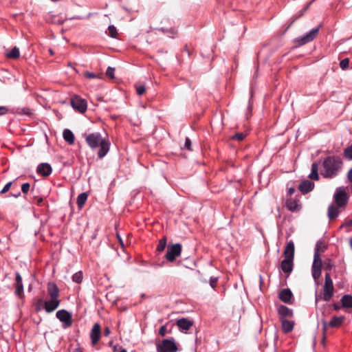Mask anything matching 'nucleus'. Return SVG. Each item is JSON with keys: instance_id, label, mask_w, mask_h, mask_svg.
Listing matches in <instances>:
<instances>
[{"instance_id": "1", "label": "nucleus", "mask_w": 352, "mask_h": 352, "mask_svg": "<svg viewBox=\"0 0 352 352\" xmlns=\"http://www.w3.org/2000/svg\"><path fill=\"white\" fill-rule=\"evenodd\" d=\"M320 173L323 178L333 179L342 171L344 163L339 155H327L320 160Z\"/></svg>"}, {"instance_id": "2", "label": "nucleus", "mask_w": 352, "mask_h": 352, "mask_svg": "<svg viewBox=\"0 0 352 352\" xmlns=\"http://www.w3.org/2000/svg\"><path fill=\"white\" fill-rule=\"evenodd\" d=\"M83 137L88 146L92 150L98 148V158H103L109 153L111 145L110 142L108 138H103L99 132L84 134Z\"/></svg>"}, {"instance_id": "3", "label": "nucleus", "mask_w": 352, "mask_h": 352, "mask_svg": "<svg viewBox=\"0 0 352 352\" xmlns=\"http://www.w3.org/2000/svg\"><path fill=\"white\" fill-rule=\"evenodd\" d=\"M294 251V243L292 241H289L284 250L285 258L280 263V269L285 274H289L293 270Z\"/></svg>"}, {"instance_id": "4", "label": "nucleus", "mask_w": 352, "mask_h": 352, "mask_svg": "<svg viewBox=\"0 0 352 352\" xmlns=\"http://www.w3.org/2000/svg\"><path fill=\"white\" fill-rule=\"evenodd\" d=\"M333 291L334 287L333 280L331 278L329 273L327 272L325 274L323 292L320 296L317 294V292H316V301L318 302L320 299H322L326 302L330 301L332 296H333Z\"/></svg>"}, {"instance_id": "5", "label": "nucleus", "mask_w": 352, "mask_h": 352, "mask_svg": "<svg viewBox=\"0 0 352 352\" xmlns=\"http://www.w3.org/2000/svg\"><path fill=\"white\" fill-rule=\"evenodd\" d=\"M322 244L321 241L316 243L314 255V261L311 267V274L314 279L317 280L321 276L322 260L320 256L319 251L320 245Z\"/></svg>"}, {"instance_id": "6", "label": "nucleus", "mask_w": 352, "mask_h": 352, "mask_svg": "<svg viewBox=\"0 0 352 352\" xmlns=\"http://www.w3.org/2000/svg\"><path fill=\"white\" fill-rule=\"evenodd\" d=\"M56 317L62 322L63 329H67L72 325V314L66 309H60Z\"/></svg>"}, {"instance_id": "7", "label": "nucleus", "mask_w": 352, "mask_h": 352, "mask_svg": "<svg viewBox=\"0 0 352 352\" xmlns=\"http://www.w3.org/2000/svg\"><path fill=\"white\" fill-rule=\"evenodd\" d=\"M156 349L157 352H175L178 349L174 338H171L162 340L157 345Z\"/></svg>"}, {"instance_id": "8", "label": "nucleus", "mask_w": 352, "mask_h": 352, "mask_svg": "<svg viewBox=\"0 0 352 352\" xmlns=\"http://www.w3.org/2000/svg\"><path fill=\"white\" fill-rule=\"evenodd\" d=\"M320 27H321V25H319L316 28L311 30L309 32L306 33L305 35L296 38V42H297L299 45H303L309 42L312 41L318 35Z\"/></svg>"}, {"instance_id": "9", "label": "nucleus", "mask_w": 352, "mask_h": 352, "mask_svg": "<svg viewBox=\"0 0 352 352\" xmlns=\"http://www.w3.org/2000/svg\"><path fill=\"white\" fill-rule=\"evenodd\" d=\"M71 105L80 113H85L87 109V100L76 95L72 98Z\"/></svg>"}, {"instance_id": "10", "label": "nucleus", "mask_w": 352, "mask_h": 352, "mask_svg": "<svg viewBox=\"0 0 352 352\" xmlns=\"http://www.w3.org/2000/svg\"><path fill=\"white\" fill-rule=\"evenodd\" d=\"M182 252V245L179 243H175L173 245L168 247L167 252L165 255V258L169 262H173L175 258L180 256Z\"/></svg>"}, {"instance_id": "11", "label": "nucleus", "mask_w": 352, "mask_h": 352, "mask_svg": "<svg viewBox=\"0 0 352 352\" xmlns=\"http://www.w3.org/2000/svg\"><path fill=\"white\" fill-rule=\"evenodd\" d=\"M334 200L338 207L346 206L348 201V197L345 190L338 188L334 194Z\"/></svg>"}, {"instance_id": "12", "label": "nucleus", "mask_w": 352, "mask_h": 352, "mask_svg": "<svg viewBox=\"0 0 352 352\" xmlns=\"http://www.w3.org/2000/svg\"><path fill=\"white\" fill-rule=\"evenodd\" d=\"M38 303H43L44 309L47 313H52L54 310H56L60 305V299L53 300L50 298L49 300L43 301V300L40 299L38 301Z\"/></svg>"}, {"instance_id": "13", "label": "nucleus", "mask_w": 352, "mask_h": 352, "mask_svg": "<svg viewBox=\"0 0 352 352\" xmlns=\"http://www.w3.org/2000/svg\"><path fill=\"white\" fill-rule=\"evenodd\" d=\"M100 325L98 323H95L90 332V339L93 346L98 344L100 338Z\"/></svg>"}, {"instance_id": "14", "label": "nucleus", "mask_w": 352, "mask_h": 352, "mask_svg": "<svg viewBox=\"0 0 352 352\" xmlns=\"http://www.w3.org/2000/svg\"><path fill=\"white\" fill-rule=\"evenodd\" d=\"M15 295L19 298H22L24 295L23 292V285L22 282V277L19 272H16L15 274Z\"/></svg>"}, {"instance_id": "15", "label": "nucleus", "mask_w": 352, "mask_h": 352, "mask_svg": "<svg viewBox=\"0 0 352 352\" xmlns=\"http://www.w3.org/2000/svg\"><path fill=\"white\" fill-rule=\"evenodd\" d=\"M344 320V316H333L331 320L327 323L326 321H323V330L324 331H326L327 327H330L332 328L339 327L342 324L343 321Z\"/></svg>"}, {"instance_id": "16", "label": "nucleus", "mask_w": 352, "mask_h": 352, "mask_svg": "<svg viewBox=\"0 0 352 352\" xmlns=\"http://www.w3.org/2000/svg\"><path fill=\"white\" fill-rule=\"evenodd\" d=\"M52 166L48 163H41L36 168L37 173L43 177L49 176L52 173Z\"/></svg>"}, {"instance_id": "17", "label": "nucleus", "mask_w": 352, "mask_h": 352, "mask_svg": "<svg viewBox=\"0 0 352 352\" xmlns=\"http://www.w3.org/2000/svg\"><path fill=\"white\" fill-rule=\"evenodd\" d=\"M47 289L50 298L53 300L59 299V289L54 283H48Z\"/></svg>"}, {"instance_id": "18", "label": "nucleus", "mask_w": 352, "mask_h": 352, "mask_svg": "<svg viewBox=\"0 0 352 352\" xmlns=\"http://www.w3.org/2000/svg\"><path fill=\"white\" fill-rule=\"evenodd\" d=\"M193 324L192 321L187 318H181L177 321V325L179 331L186 332Z\"/></svg>"}, {"instance_id": "19", "label": "nucleus", "mask_w": 352, "mask_h": 352, "mask_svg": "<svg viewBox=\"0 0 352 352\" xmlns=\"http://www.w3.org/2000/svg\"><path fill=\"white\" fill-rule=\"evenodd\" d=\"M314 182L307 179L299 184L298 188L302 194H307L314 189Z\"/></svg>"}, {"instance_id": "20", "label": "nucleus", "mask_w": 352, "mask_h": 352, "mask_svg": "<svg viewBox=\"0 0 352 352\" xmlns=\"http://www.w3.org/2000/svg\"><path fill=\"white\" fill-rule=\"evenodd\" d=\"M292 297H293L292 292L288 288L283 289L279 293L280 300L285 303H291Z\"/></svg>"}, {"instance_id": "21", "label": "nucleus", "mask_w": 352, "mask_h": 352, "mask_svg": "<svg viewBox=\"0 0 352 352\" xmlns=\"http://www.w3.org/2000/svg\"><path fill=\"white\" fill-rule=\"evenodd\" d=\"M294 326V322L291 320H288L286 319H283L281 320V327L282 330L285 333H288L291 332Z\"/></svg>"}, {"instance_id": "22", "label": "nucleus", "mask_w": 352, "mask_h": 352, "mask_svg": "<svg viewBox=\"0 0 352 352\" xmlns=\"http://www.w3.org/2000/svg\"><path fill=\"white\" fill-rule=\"evenodd\" d=\"M318 170H319V164L318 162H314L311 164V173L309 175L308 177L310 179H314V180L318 181L319 179Z\"/></svg>"}, {"instance_id": "23", "label": "nucleus", "mask_w": 352, "mask_h": 352, "mask_svg": "<svg viewBox=\"0 0 352 352\" xmlns=\"http://www.w3.org/2000/svg\"><path fill=\"white\" fill-rule=\"evenodd\" d=\"M278 314L282 317H292L293 311L285 305H280L278 309Z\"/></svg>"}, {"instance_id": "24", "label": "nucleus", "mask_w": 352, "mask_h": 352, "mask_svg": "<svg viewBox=\"0 0 352 352\" xmlns=\"http://www.w3.org/2000/svg\"><path fill=\"white\" fill-rule=\"evenodd\" d=\"M63 136L65 141L69 144H73L74 143V135L71 130L67 129H65L63 133Z\"/></svg>"}, {"instance_id": "25", "label": "nucleus", "mask_w": 352, "mask_h": 352, "mask_svg": "<svg viewBox=\"0 0 352 352\" xmlns=\"http://www.w3.org/2000/svg\"><path fill=\"white\" fill-rule=\"evenodd\" d=\"M338 207H336L333 204H331L328 207V217L330 219H333L338 217L339 214Z\"/></svg>"}, {"instance_id": "26", "label": "nucleus", "mask_w": 352, "mask_h": 352, "mask_svg": "<svg viewBox=\"0 0 352 352\" xmlns=\"http://www.w3.org/2000/svg\"><path fill=\"white\" fill-rule=\"evenodd\" d=\"M286 206L287 209L290 211H296L299 209V205L296 200L289 199L286 201Z\"/></svg>"}, {"instance_id": "27", "label": "nucleus", "mask_w": 352, "mask_h": 352, "mask_svg": "<svg viewBox=\"0 0 352 352\" xmlns=\"http://www.w3.org/2000/svg\"><path fill=\"white\" fill-rule=\"evenodd\" d=\"M341 302L343 307H352V296L344 295L341 298Z\"/></svg>"}, {"instance_id": "28", "label": "nucleus", "mask_w": 352, "mask_h": 352, "mask_svg": "<svg viewBox=\"0 0 352 352\" xmlns=\"http://www.w3.org/2000/svg\"><path fill=\"white\" fill-rule=\"evenodd\" d=\"M88 195L86 192L80 193L77 197V205L79 208H82L87 199Z\"/></svg>"}, {"instance_id": "29", "label": "nucleus", "mask_w": 352, "mask_h": 352, "mask_svg": "<svg viewBox=\"0 0 352 352\" xmlns=\"http://www.w3.org/2000/svg\"><path fill=\"white\" fill-rule=\"evenodd\" d=\"M8 58L16 59L20 56L19 49L17 47H13L10 52L6 54Z\"/></svg>"}, {"instance_id": "30", "label": "nucleus", "mask_w": 352, "mask_h": 352, "mask_svg": "<svg viewBox=\"0 0 352 352\" xmlns=\"http://www.w3.org/2000/svg\"><path fill=\"white\" fill-rule=\"evenodd\" d=\"M343 155L346 160H352V144L344 149Z\"/></svg>"}, {"instance_id": "31", "label": "nucleus", "mask_w": 352, "mask_h": 352, "mask_svg": "<svg viewBox=\"0 0 352 352\" xmlns=\"http://www.w3.org/2000/svg\"><path fill=\"white\" fill-rule=\"evenodd\" d=\"M82 278L83 276L82 272L81 271L75 273L72 276V280L76 283H80L82 281Z\"/></svg>"}, {"instance_id": "32", "label": "nucleus", "mask_w": 352, "mask_h": 352, "mask_svg": "<svg viewBox=\"0 0 352 352\" xmlns=\"http://www.w3.org/2000/svg\"><path fill=\"white\" fill-rule=\"evenodd\" d=\"M166 246V239L165 237L162 238L160 240L157 246V250L158 252H163Z\"/></svg>"}, {"instance_id": "33", "label": "nucleus", "mask_w": 352, "mask_h": 352, "mask_svg": "<svg viewBox=\"0 0 352 352\" xmlns=\"http://www.w3.org/2000/svg\"><path fill=\"white\" fill-rule=\"evenodd\" d=\"M323 266L325 270L331 271L334 265L331 259H327L324 261Z\"/></svg>"}, {"instance_id": "34", "label": "nucleus", "mask_w": 352, "mask_h": 352, "mask_svg": "<svg viewBox=\"0 0 352 352\" xmlns=\"http://www.w3.org/2000/svg\"><path fill=\"white\" fill-rule=\"evenodd\" d=\"M340 67L342 69L346 70L349 67V59L344 58L340 62Z\"/></svg>"}, {"instance_id": "35", "label": "nucleus", "mask_w": 352, "mask_h": 352, "mask_svg": "<svg viewBox=\"0 0 352 352\" xmlns=\"http://www.w3.org/2000/svg\"><path fill=\"white\" fill-rule=\"evenodd\" d=\"M14 112L19 114H24L28 116L31 114V110L28 107H24L22 109L18 108Z\"/></svg>"}, {"instance_id": "36", "label": "nucleus", "mask_w": 352, "mask_h": 352, "mask_svg": "<svg viewBox=\"0 0 352 352\" xmlns=\"http://www.w3.org/2000/svg\"><path fill=\"white\" fill-rule=\"evenodd\" d=\"M246 136V133H235L231 139L233 140L242 141Z\"/></svg>"}, {"instance_id": "37", "label": "nucleus", "mask_w": 352, "mask_h": 352, "mask_svg": "<svg viewBox=\"0 0 352 352\" xmlns=\"http://www.w3.org/2000/svg\"><path fill=\"white\" fill-rule=\"evenodd\" d=\"M84 76L87 78H100V75L91 72H86Z\"/></svg>"}, {"instance_id": "38", "label": "nucleus", "mask_w": 352, "mask_h": 352, "mask_svg": "<svg viewBox=\"0 0 352 352\" xmlns=\"http://www.w3.org/2000/svg\"><path fill=\"white\" fill-rule=\"evenodd\" d=\"M109 35L112 38H116L117 34V30L115 26L109 25L108 28Z\"/></svg>"}, {"instance_id": "39", "label": "nucleus", "mask_w": 352, "mask_h": 352, "mask_svg": "<svg viewBox=\"0 0 352 352\" xmlns=\"http://www.w3.org/2000/svg\"><path fill=\"white\" fill-rule=\"evenodd\" d=\"M114 72H115V69L113 67H108L107 69V71H106V75L111 78H114Z\"/></svg>"}, {"instance_id": "40", "label": "nucleus", "mask_w": 352, "mask_h": 352, "mask_svg": "<svg viewBox=\"0 0 352 352\" xmlns=\"http://www.w3.org/2000/svg\"><path fill=\"white\" fill-rule=\"evenodd\" d=\"M146 88L144 85H139L136 87V92L141 96L145 92Z\"/></svg>"}, {"instance_id": "41", "label": "nucleus", "mask_w": 352, "mask_h": 352, "mask_svg": "<svg viewBox=\"0 0 352 352\" xmlns=\"http://www.w3.org/2000/svg\"><path fill=\"white\" fill-rule=\"evenodd\" d=\"M30 185L29 183H24L21 186V191L23 193H28V191L30 190Z\"/></svg>"}, {"instance_id": "42", "label": "nucleus", "mask_w": 352, "mask_h": 352, "mask_svg": "<svg viewBox=\"0 0 352 352\" xmlns=\"http://www.w3.org/2000/svg\"><path fill=\"white\" fill-rule=\"evenodd\" d=\"M12 184V182H10L8 183H7L4 187L3 188V189L1 190L0 193L1 194H3V193H6L7 192L9 189L10 188Z\"/></svg>"}, {"instance_id": "43", "label": "nucleus", "mask_w": 352, "mask_h": 352, "mask_svg": "<svg viewBox=\"0 0 352 352\" xmlns=\"http://www.w3.org/2000/svg\"><path fill=\"white\" fill-rule=\"evenodd\" d=\"M218 281L217 277H210V285L212 288H214L216 287L217 283Z\"/></svg>"}, {"instance_id": "44", "label": "nucleus", "mask_w": 352, "mask_h": 352, "mask_svg": "<svg viewBox=\"0 0 352 352\" xmlns=\"http://www.w3.org/2000/svg\"><path fill=\"white\" fill-rule=\"evenodd\" d=\"M184 148L189 150V151H191V140L189 138H186V140H185V144H184Z\"/></svg>"}, {"instance_id": "45", "label": "nucleus", "mask_w": 352, "mask_h": 352, "mask_svg": "<svg viewBox=\"0 0 352 352\" xmlns=\"http://www.w3.org/2000/svg\"><path fill=\"white\" fill-rule=\"evenodd\" d=\"M9 111V109L6 106H0V116L6 115Z\"/></svg>"}, {"instance_id": "46", "label": "nucleus", "mask_w": 352, "mask_h": 352, "mask_svg": "<svg viewBox=\"0 0 352 352\" xmlns=\"http://www.w3.org/2000/svg\"><path fill=\"white\" fill-rule=\"evenodd\" d=\"M109 346L112 347L113 349V351H118V349L120 350V349H122V347H120L118 344H113V342H109Z\"/></svg>"}, {"instance_id": "47", "label": "nucleus", "mask_w": 352, "mask_h": 352, "mask_svg": "<svg viewBox=\"0 0 352 352\" xmlns=\"http://www.w3.org/2000/svg\"><path fill=\"white\" fill-rule=\"evenodd\" d=\"M166 327L164 326H162L159 329V334L162 336H164L166 334Z\"/></svg>"}, {"instance_id": "48", "label": "nucleus", "mask_w": 352, "mask_h": 352, "mask_svg": "<svg viewBox=\"0 0 352 352\" xmlns=\"http://www.w3.org/2000/svg\"><path fill=\"white\" fill-rule=\"evenodd\" d=\"M111 333V330L109 329V327H106L104 329V336H108Z\"/></svg>"}, {"instance_id": "49", "label": "nucleus", "mask_w": 352, "mask_h": 352, "mask_svg": "<svg viewBox=\"0 0 352 352\" xmlns=\"http://www.w3.org/2000/svg\"><path fill=\"white\" fill-rule=\"evenodd\" d=\"M348 179L352 182V168L350 169L347 173Z\"/></svg>"}, {"instance_id": "50", "label": "nucleus", "mask_w": 352, "mask_h": 352, "mask_svg": "<svg viewBox=\"0 0 352 352\" xmlns=\"http://www.w3.org/2000/svg\"><path fill=\"white\" fill-rule=\"evenodd\" d=\"M287 192L289 195H292V194L294 193L295 189L294 188H289Z\"/></svg>"}, {"instance_id": "51", "label": "nucleus", "mask_w": 352, "mask_h": 352, "mask_svg": "<svg viewBox=\"0 0 352 352\" xmlns=\"http://www.w3.org/2000/svg\"><path fill=\"white\" fill-rule=\"evenodd\" d=\"M118 240H119L120 244L123 246L124 244H123V241H122L121 237L119 235H118Z\"/></svg>"}, {"instance_id": "52", "label": "nucleus", "mask_w": 352, "mask_h": 352, "mask_svg": "<svg viewBox=\"0 0 352 352\" xmlns=\"http://www.w3.org/2000/svg\"><path fill=\"white\" fill-rule=\"evenodd\" d=\"M118 240H119L120 244L123 246L124 244H123V241H122L121 237L119 235H118Z\"/></svg>"}, {"instance_id": "53", "label": "nucleus", "mask_w": 352, "mask_h": 352, "mask_svg": "<svg viewBox=\"0 0 352 352\" xmlns=\"http://www.w3.org/2000/svg\"><path fill=\"white\" fill-rule=\"evenodd\" d=\"M74 352H83L80 348H77L74 350Z\"/></svg>"}, {"instance_id": "54", "label": "nucleus", "mask_w": 352, "mask_h": 352, "mask_svg": "<svg viewBox=\"0 0 352 352\" xmlns=\"http://www.w3.org/2000/svg\"><path fill=\"white\" fill-rule=\"evenodd\" d=\"M333 307H334V309H335L336 310H338V309H340V306H339L338 305H337V304H335V305H333Z\"/></svg>"}, {"instance_id": "55", "label": "nucleus", "mask_w": 352, "mask_h": 352, "mask_svg": "<svg viewBox=\"0 0 352 352\" xmlns=\"http://www.w3.org/2000/svg\"><path fill=\"white\" fill-rule=\"evenodd\" d=\"M252 108V104H250V101H249V104H248V110L251 111Z\"/></svg>"}, {"instance_id": "56", "label": "nucleus", "mask_w": 352, "mask_h": 352, "mask_svg": "<svg viewBox=\"0 0 352 352\" xmlns=\"http://www.w3.org/2000/svg\"><path fill=\"white\" fill-rule=\"evenodd\" d=\"M349 245H350L351 248L352 249V237L349 240Z\"/></svg>"}, {"instance_id": "57", "label": "nucleus", "mask_w": 352, "mask_h": 352, "mask_svg": "<svg viewBox=\"0 0 352 352\" xmlns=\"http://www.w3.org/2000/svg\"><path fill=\"white\" fill-rule=\"evenodd\" d=\"M119 352H127V351L125 349H120Z\"/></svg>"}, {"instance_id": "58", "label": "nucleus", "mask_w": 352, "mask_h": 352, "mask_svg": "<svg viewBox=\"0 0 352 352\" xmlns=\"http://www.w3.org/2000/svg\"><path fill=\"white\" fill-rule=\"evenodd\" d=\"M50 53L51 54H53V52H52V50H50Z\"/></svg>"}, {"instance_id": "59", "label": "nucleus", "mask_w": 352, "mask_h": 352, "mask_svg": "<svg viewBox=\"0 0 352 352\" xmlns=\"http://www.w3.org/2000/svg\"><path fill=\"white\" fill-rule=\"evenodd\" d=\"M351 192H352V185L351 186Z\"/></svg>"}, {"instance_id": "60", "label": "nucleus", "mask_w": 352, "mask_h": 352, "mask_svg": "<svg viewBox=\"0 0 352 352\" xmlns=\"http://www.w3.org/2000/svg\"><path fill=\"white\" fill-rule=\"evenodd\" d=\"M351 224L352 225V220H351Z\"/></svg>"}]
</instances>
